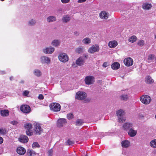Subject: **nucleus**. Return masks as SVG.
Returning <instances> with one entry per match:
<instances>
[{"instance_id": "1", "label": "nucleus", "mask_w": 156, "mask_h": 156, "mask_svg": "<svg viewBox=\"0 0 156 156\" xmlns=\"http://www.w3.org/2000/svg\"><path fill=\"white\" fill-rule=\"evenodd\" d=\"M117 116L118 117V121L120 123H122L126 120L125 112L122 109H120L116 112Z\"/></svg>"}, {"instance_id": "2", "label": "nucleus", "mask_w": 156, "mask_h": 156, "mask_svg": "<svg viewBox=\"0 0 156 156\" xmlns=\"http://www.w3.org/2000/svg\"><path fill=\"white\" fill-rule=\"evenodd\" d=\"M140 100L143 104L148 105L151 102V99L149 96L144 95L141 96Z\"/></svg>"}, {"instance_id": "3", "label": "nucleus", "mask_w": 156, "mask_h": 156, "mask_svg": "<svg viewBox=\"0 0 156 156\" xmlns=\"http://www.w3.org/2000/svg\"><path fill=\"white\" fill-rule=\"evenodd\" d=\"M87 97V94L83 91H78L76 94V98L80 100L85 99Z\"/></svg>"}, {"instance_id": "4", "label": "nucleus", "mask_w": 156, "mask_h": 156, "mask_svg": "<svg viewBox=\"0 0 156 156\" xmlns=\"http://www.w3.org/2000/svg\"><path fill=\"white\" fill-rule=\"evenodd\" d=\"M50 107L51 110L55 112L59 111L61 109V106L58 103H55L51 104Z\"/></svg>"}, {"instance_id": "5", "label": "nucleus", "mask_w": 156, "mask_h": 156, "mask_svg": "<svg viewBox=\"0 0 156 156\" xmlns=\"http://www.w3.org/2000/svg\"><path fill=\"white\" fill-rule=\"evenodd\" d=\"M59 60L63 62H67L69 59L68 56L65 53H61L59 54L58 56Z\"/></svg>"}, {"instance_id": "6", "label": "nucleus", "mask_w": 156, "mask_h": 156, "mask_svg": "<svg viewBox=\"0 0 156 156\" xmlns=\"http://www.w3.org/2000/svg\"><path fill=\"white\" fill-rule=\"evenodd\" d=\"M84 81L87 85H91L95 82V78L93 76H87L85 77Z\"/></svg>"}, {"instance_id": "7", "label": "nucleus", "mask_w": 156, "mask_h": 156, "mask_svg": "<svg viewBox=\"0 0 156 156\" xmlns=\"http://www.w3.org/2000/svg\"><path fill=\"white\" fill-rule=\"evenodd\" d=\"M34 130L37 134H40L42 132V129L40 124L38 123L35 122L34 123Z\"/></svg>"}, {"instance_id": "8", "label": "nucleus", "mask_w": 156, "mask_h": 156, "mask_svg": "<svg viewBox=\"0 0 156 156\" xmlns=\"http://www.w3.org/2000/svg\"><path fill=\"white\" fill-rule=\"evenodd\" d=\"M25 128L27 129L26 133L28 136H31L33 135V132L30 131L32 128V125L30 123H27L24 126Z\"/></svg>"}, {"instance_id": "9", "label": "nucleus", "mask_w": 156, "mask_h": 156, "mask_svg": "<svg viewBox=\"0 0 156 156\" xmlns=\"http://www.w3.org/2000/svg\"><path fill=\"white\" fill-rule=\"evenodd\" d=\"M99 47L97 44H95L92 45V47L90 48L88 50V52L90 53H94L99 51Z\"/></svg>"}, {"instance_id": "10", "label": "nucleus", "mask_w": 156, "mask_h": 156, "mask_svg": "<svg viewBox=\"0 0 156 156\" xmlns=\"http://www.w3.org/2000/svg\"><path fill=\"white\" fill-rule=\"evenodd\" d=\"M20 109L22 112L25 113H29L31 110L30 107L27 105H22L20 108Z\"/></svg>"}, {"instance_id": "11", "label": "nucleus", "mask_w": 156, "mask_h": 156, "mask_svg": "<svg viewBox=\"0 0 156 156\" xmlns=\"http://www.w3.org/2000/svg\"><path fill=\"white\" fill-rule=\"evenodd\" d=\"M40 61L42 64H48L50 63L51 59L48 57L43 56L41 57Z\"/></svg>"}, {"instance_id": "12", "label": "nucleus", "mask_w": 156, "mask_h": 156, "mask_svg": "<svg viewBox=\"0 0 156 156\" xmlns=\"http://www.w3.org/2000/svg\"><path fill=\"white\" fill-rule=\"evenodd\" d=\"M122 127L124 130L128 131L133 127V125L130 122H126L123 124Z\"/></svg>"}, {"instance_id": "13", "label": "nucleus", "mask_w": 156, "mask_h": 156, "mask_svg": "<svg viewBox=\"0 0 156 156\" xmlns=\"http://www.w3.org/2000/svg\"><path fill=\"white\" fill-rule=\"evenodd\" d=\"M124 63L126 66H130L133 65V61L131 58H127L124 59Z\"/></svg>"}, {"instance_id": "14", "label": "nucleus", "mask_w": 156, "mask_h": 156, "mask_svg": "<svg viewBox=\"0 0 156 156\" xmlns=\"http://www.w3.org/2000/svg\"><path fill=\"white\" fill-rule=\"evenodd\" d=\"M66 123V119L64 118L59 119L57 122V126L58 127H62Z\"/></svg>"}, {"instance_id": "15", "label": "nucleus", "mask_w": 156, "mask_h": 156, "mask_svg": "<svg viewBox=\"0 0 156 156\" xmlns=\"http://www.w3.org/2000/svg\"><path fill=\"white\" fill-rule=\"evenodd\" d=\"M55 51V48L51 46L43 49V52L46 54H51Z\"/></svg>"}, {"instance_id": "16", "label": "nucleus", "mask_w": 156, "mask_h": 156, "mask_svg": "<svg viewBox=\"0 0 156 156\" xmlns=\"http://www.w3.org/2000/svg\"><path fill=\"white\" fill-rule=\"evenodd\" d=\"M137 132V131L134 130L132 128H131V129L127 132L128 135L130 137H133L135 136L136 135Z\"/></svg>"}, {"instance_id": "17", "label": "nucleus", "mask_w": 156, "mask_h": 156, "mask_svg": "<svg viewBox=\"0 0 156 156\" xmlns=\"http://www.w3.org/2000/svg\"><path fill=\"white\" fill-rule=\"evenodd\" d=\"M109 14L105 11H101L99 14L100 18L102 19H107L108 18Z\"/></svg>"}, {"instance_id": "18", "label": "nucleus", "mask_w": 156, "mask_h": 156, "mask_svg": "<svg viewBox=\"0 0 156 156\" xmlns=\"http://www.w3.org/2000/svg\"><path fill=\"white\" fill-rule=\"evenodd\" d=\"M121 145L122 147L127 148L129 147L130 143L128 140H125L122 141L121 142Z\"/></svg>"}, {"instance_id": "19", "label": "nucleus", "mask_w": 156, "mask_h": 156, "mask_svg": "<svg viewBox=\"0 0 156 156\" xmlns=\"http://www.w3.org/2000/svg\"><path fill=\"white\" fill-rule=\"evenodd\" d=\"M16 152L18 154L20 155H23L26 153V149L22 147H18L16 150Z\"/></svg>"}, {"instance_id": "20", "label": "nucleus", "mask_w": 156, "mask_h": 156, "mask_svg": "<svg viewBox=\"0 0 156 156\" xmlns=\"http://www.w3.org/2000/svg\"><path fill=\"white\" fill-rule=\"evenodd\" d=\"M28 138L26 135H21L19 138V141L23 143H26L28 141Z\"/></svg>"}, {"instance_id": "21", "label": "nucleus", "mask_w": 156, "mask_h": 156, "mask_svg": "<svg viewBox=\"0 0 156 156\" xmlns=\"http://www.w3.org/2000/svg\"><path fill=\"white\" fill-rule=\"evenodd\" d=\"M85 62L84 58L83 57L79 58L76 61V64L80 66L83 65Z\"/></svg>"}, {"instance_id": "22", "label": "nucleus", "mask_w": 156, "mask_h": 156, "mask_svg": "<svg viewBox=\"0 0 156 156\" xmlns=\"http://www.w3.org/2000/svg\"><path fill=\"white\" fill-rule=\"evenodd\" d=\"M145 82L147 83L151 84L154 82V80L151 76L148 75L145 78Z\"/></svg>"}, {"instance_id": "23", "label": "nucleus", "mask_w": 156, "mask_h": 156, "mask_svg": "<svg viewBox=\"0 0 156 156\" xmlns=\"http://www.w3.org/2000/svg\"><path fill=\"white\" fill-rule=\"evenodd\" d=\"M117 45V42L115 40L110 41L108 44V46L112 48L115 47Z\"/></svg>"}, {"instance_id": "24", "label": "nucleus", "mask_w": 156, "mask_h": 156, "mask_svg": "<svg viewBox=\"0 0 156 156\" xmlns=\"http://www.w3.org/2000/svg\"><path fill=\"white\" fill-rule=\"evenodd\" d=\"M56 18L55 16H51L47 18V21L48 23H51L55 22L56 20Z\"/></svg>"}, {"instance_id": "25", "label": "nucleus", "mask_w": 156, "mask_h": 156, "mask_svg": "<svg viewBox=\"0 0 156 156\" xmlns=\"http://www.w3.org/2000/svg\"><path fill=\"white\" fill-rule=\"evenodd\" d=\"M0 113L1 116L3 117L8 116L9 113V111L6 109L1 110Z\"/></svg>"}, {"instance_id": "26", "label": "nucleus", "mask_w": 156, "mask_h": 156, "mask_svg": "<svg viewBox=\"0 0 156 156\" xmlns=\"http://www.w3.org/2000/svg\"><path fill=\"white\" fill-rule=\"evenodd\" d=\"M84 50V47L83 46H81L76 49L75 52L79 54H81L82 53Z\"/></svg>"}, {"instance_id": "27", "label": "nucleus", "mask_w": 156, "mask_h": 156, "mask_svg": "<svg viewBox=\"0 0 156 156\" xmlns=\"http://www.w3.org/2000/svg\"><path fill=\"white\" fill-rule=\"evenodd\" d=\"M120 65L118 62H115L113 63L111 66V68L114 70L118 69L120 67Z\"/></svg>"}, {"instance_id": "28", "label": "nucleus", "mask_w": 156, "mask_h": 156, "mask_svg": "<svg viewBox=\"0 0 156 156\" xmlns=\"http://www.w3.org/2000/svg\"><path fill=\"white\" fill-rule=\"evenodd\" d=\"M60 41L58 40H54L52 41L51 44L52 45L55 47H57L60 45Z\"/></svg>"}, {"instance_id": "29", "label": "nucleus", "mask_w": 156, "mask_h": 156, "mask_svg": "<svg viewBox=\"0 0 156 156\" xmlns=\"http://www.w3.org/2000/svg\"><path fill=\"white\" fill-rule=\"evenodd\" d=\"M152 5L151 4L145 3L142 5V8L144 9L148 10L151 8Z\"/></svg>"}, {"instance_id": "30", "label": "nucleus", "mask_w": 156, "mask_h": 156, "mask_svg": "<svg viewBox=\"0 0 156 156\" xmlns=\"http://www.w3.org/2000/svg\"><path fill=\"white\" fill-rule=\"evenodd\" d=\"M82 42L84 44H88L91 43V39L89 37H86L82 40Z\"/></svg>"}, {"instance_id": "31", "label": "nucleus", "mask_w": 156, "mask_h": 156, "mask_svg": "<svg viewBox=\"0 0 156 156\" xmlns=\"http://www.w3.org/2000/svg\"><path fill=\"white\" fill-rule=\"evenodd\" d=\"M70 19V17L68 15L64 16L62 18V21L64 23H66L69 21Z\"/></svg>"}, {"instance_id": "32", "label": "nucleus", "mask_w": 156, "mask_h": 156, "mask_svg": "<svg viewBox=\"0 0 156 156\" xmlns=\"http://www.w3.org/2000/svg\"><path fill=\"white\" fill-rule=\"evenodd\" d=\"M34 74L37 77L40 76L42 75L41 71L38 69H35L33 71Z\"/></svg>"}, {"instance_id": "33", "label": "nucleus", "mask_w": 156, "mask_h": 156, "mask_svg": "<svg viewBox=\"0 0 156 156\" xmlns=\"http://www.w3.org/2000/svg\"><path fill=\"white\" fill-rule=\"evenodd\" d=\"M36 20L34 19H32L29 20L28 24L29 26H33L36 24Z\"/></svg>"}, {"instance_id": "34", "label": "nucleus", "mask_w": 156, "mask_h": 156, "mask_svg": "<svg viewBox=\"0 0 156 156\" xmlns=\"http://www.w3.org/2000/svg\"><path fill=\"white\" fill-rule=\"evenodd\" d=\"M150 146L153 148H156V139L152 140L150 144Z\"/></svg>"}, {"instance_id": "35", "label": "nucleus", "mask_w": 156, "mask_h": 156, "mask_svg": "<svg viewBox=\"0 0 156 156\" xmlns=\"http://www.w3.org/2000/svg\"><path fill=\"white\" fill-rule=\"evenodd\" d=\"M137 40V38L135 36H132L129 39V41L130 42L133 43L136 41Z\"/></svg>"}, {"instance_id": "36", "label": "nucleus", "mask_w": 156, "mask_h": 156, "mask_svg": "<svg viewBox=\"0 0 156 156\" xmlns=\"http://www.w3.org/2000/svg\"><path fill=\"white\" fill-rule=\"evenodd\" d=\"M83 123L82 120L78 119L76 122V125L77 126H80L82 125Z\"/></svg>"}, {"instance_id": "37", "label": "nucleus", "mask_w": 156, "mask_h": 156, "mask_svg": "<svg viewBox=\"0 0 156 156\" xmlns=\"http://www.w3.org/2000/svg\"><path fill=\"white\" fill-rule=\"evenodd\" d=\"M27 154L29 156H32L33 155L35 154V152L34 151L28 149L27 151Z\"/></svg>"}, {"instance_id": "38", "label": "nucleus", "mask_w": 156, "mask_h": 156, "mask_svg": "<svg viewBox=\"0 0 156 156\" xmlns=\"http://www.w3.org/2000/svg\"><path fill=\"white\" fill-rule=\"evenodd\" d=\"M6 133V130L5 129L0 128V134L4 135Z\"/></svg>"}, {"instance_id": "39", "label": "nucleus", "mask_w": 156, "mask_h": 156, "mask_svg": "<svg viewBox=\"0 0 156 156\" xmlns=\"http://www.w3.org/2000/svg\"><path fill=\"white\" fill-rule=\"evenodd\" d=\"M32 147L33 148H35L36 147H39L40 145L37 142H35L32 145Z\"/></svg>"}, {"instance_id": "40", "label": "nucleus", "mask_w": 156, "mask_h": 156, "mask_svg": "<svg viewBox=\"0 0 156 156\" xmlns=\"http://www.w3.org/2000/svg\"><path fill=\"white\" fill-rule=\"evenodd\" d=\"M137 44L140 46H142L144 44V41L143 40H140L138 41Z\"/></svg>"}, {"instance_id": "41", "label": "nucleus", "mask_w": 156, "mask_h": 156, "mask_svg": "<svg viewBox=\"0 0 156 156\" xmlns=\"http://www.w3.org/2000/svg\"><path fill=\"white\" fill-rule=\"evenodd\" d=\"M121 98L122 100L124 101H126L127 99V96L126 95H122L121 96Z\"/></svg>"}, {"instance_id": "42", "label": "nucleus", "mask_w": 156, "mask_h": 156, "mask_svg": "<svg viewBox=\"0 0 156 156\" xmlns=\"http://www.w3.org/2000/svg\"><path fill=\"white\" fill-rule=\"evenodd\" d=\"M67 117L69 119H71L73 118V114L70 113L67 114Z\"/></svg>"}, {"instance_id": "43", "label": "nucleus", "mask_w": 156, "mask_h": 156, "mask_svg": "<svg viewBox=\"0 0 156 156\" xmlns=\"http://www.w3.org/2000/svg\"><path fill=\"white\" fill-rule=\"evenodd\" d=\"M154 58V55H149L148 59L149 60H152Z\"/></svg>"}, {"instance_id": "44", "label": "nucleus", "mask_w": 156, "mask_h": 156, "mask_svg": "<svg viewBox=\"0 0 156 156\" xmlns=\"http://www.w3.org/2000/svg\"><path fill=\"white\" fill-rule=\"evenodd\" d=\"M67 144L68 145H71L74 143V141H71L69 140H68L67 141Z\"/></svg>"}, {"instance_id": "45", "label": "nucleus", "mask_w": 156, "mask_h": 156, "mask_svg": "<svg viewBox=\"0 0 156 156\" xmlns=\"http://www.w3.org/2000/svg\"><path fill=\"white\" fill-rule=\"evenodd\" d=\"M29 92L28 90H25L23 92V95L27 96L29 94Z\"/></svg>"}, {"instance_id": "46", "label": "nucleus", "mask_w": 156, "mask_h": 156, "mask_svg": "<svg viewBox=\"0 0 156 156\" xmlns=\"http://www.w3.org/2000/svg\"><path fill=\"white\" fill-rule=\"evenodd\" d=\"M62 3L63 4H66L68 3H69L70 0H61Z\"/></svg>"}, {"instance_id": "47", "label": "nucleus", "mask_w": 156, "mask_h": 156, "mask_svg": "<svg viewBox=\"0 0 156 156\" xmlns=\"http://www.w3.org/2000/svg\"><path fill=\"white\" fill-rule=\"evenodd\" d=\"M53 152V150L52 149L49 150L48 152L49 156H51Z\"/></svg>"}, {"instance_id": "48", "label": "nucleus", "mask_w": 156, "mask_h": 156, "mask_svg": "<svg viewBox=\"0 0 156 156\" xmlns=\"http://www.w3.org/2000/svg\"><path fill=\"white\" fill-rule=\"evenodd\" d=\"M38 98L40 100H42L44 99V96L42 94H40L38 96Z\"/></svg>"}, {"instance_id": "49", "label": "nucleus", "mask_w": 156, "mask_h": 156, "mask_svg": "<svg viewBox=\"0 0 156 156\" xmlns=\"http://www.w3.org/2000/svg\"><path fill=\"white\" fill-rule=\"evenodd\" d=\"M10 123L13 125H16L18 123V122L16 121H11L10 122Z\"/></svg>"}, {"instance_id": "50", "label": "nucleus", "mask_w": 156, "mask_h": 156, "mask_svg": "<svg viewBox=\"0 0 156 156\" xmlns=\"http://www.w3.org/2000/svg\"><path fill=\"white\" fill-rule=\"evenodd\" d=\"M108 66V63L107 62H105L103 64V66L105 67H106Z\"/></svg>"}, {"instance_id": "51", "label": "nucleus", "mask_w": 156, "mask_h": 156, "mask_svg": "<svg viewBox=\"0 0 156 156\" xmlns=\"http://www.w3.org/2000/svg\"><path fill=\"white\" fill-rule=\"evenodd\" d=\"M6 73V72L5 71L0 70V74L2 75L5 74Z\"/></svg>"}, {"instance_id": "52", "label": "nucleus", "mask_w": 156, "mask_h": 156, "mask_svg": "<svg viewBox=\"0 0 156 156\" xmlns=\"http://www.w3.org/2000/svg\"><path fill=\"white\" fill-rule=\"evenodd\" d=\"M86 0H78L77 1L78 3H81L85 2Z\"/></svg>"}, {"instance_id": "53", "label": "nucleus", "mask_w": 156, "mask_h": 156, "mask_svg": "<svg viewBox=\"0 0 156 156\" xmlns=\"http://www.w3.org/2000/svg\"><path fill=\"white\" fill-rule=\"evenodd\" d=\"M74 34L76 36H78L79 34V33L77 31L74 32Z\"/></svg>"}, {"instance_id": "54", "label": "nucleus", "mask_w": 156, "mask_h": 156, "mask_svg": "<svg viewBox=\"0 0 156 156\" xmlns=\"http://www.w3.org/2000/svg\"><path fill=\"white\" fill-rule=\"evenodd\" d=\"M3 142V138L0 137V144H1Z\"/></svg>"}, {"instance_id": "55", "label": "nucleus", "mask_w": 156, "mask_h": 156, "mask_svg": "<svg viewBox=\"0 0 156 156\" xmlns=\"http://www.w3.org/2000/svg\"><path fill=\"white\" fill-rule=\"evenodd\" d=\"M84 57L86 58H88V55H87L86 54L84 55Z\"/></svg>"}, {"instance_id": "56", "label": "nucleus", "mask_w": 156, "mask_h": 156, "mask_svg": "<svg viewBox=\"0 0 156 156\" xmlns=\"http://www.w3.org/2000/svg\"><path fill=\"white\" fill-rule=\"evenodd\" d=\"M24 83V81L23 80H22L20 82V83Z\"/></svg>"}, {"instance_id": "57", "label": "nucleus", "mask_w": 156, "mask_h": 156, "mask_svg": "<svg viewBox=\"0 0 156 156\" xmlns=\"http://www.w3.org/2000/svg\"><path fill=\"white\" fill-rule=\"evenodd\" d=\"M13 79V76H11L10 77V80H12Z\"/></svg>"}, {"instance_id": "58", "label": "nucleus", "mask_w": 156, "mask_h": 156, "mask_svg": "<svg viewBox=\"0 0 156 156\" xmlns=\"http://www.w3.org/2000/svg\"><path fill=\"white\" fill-rule=\"evenodd\" d=\"M155 119H156V115H155Z\"/></svg>"}, {"instance_id": "59", "label": "nucleus", "mask_w": 156, "mask_h": 156, "mask_svg": "<svg viewBox=\"0 0 156 156\" xmlns=\"http://www.w3.org/2000/svg\"><path fill=\"white\" fill-rule=\"evenodd\" d=\"M1 1H4V0H0Z\"/></svg>"}]
</instances>
